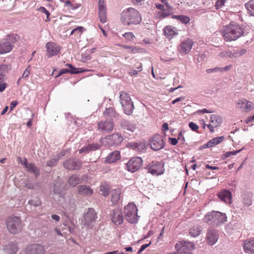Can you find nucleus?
Listing matches in <instances>:
<instances>
[{
	"label": "nucleus",
	"instance_id": "nucleus-1",
	"mask_svg": "<svg viewBox=\"0 0 254 254\" xmlns=\"http://www.w3.org/2000/svg\"><path fill=\"white\" fill-rule=\"evenodd\" d=\"M120 20L124 26H131L139 24L142 21V17L137 9L129 7L121 13Z\"/></svg>",
	"mask_w": 254,
	"mask_h": 254
},
{
	"label": "nucleus",
	"instance_id": "nucleus-2",
	"mask_svg": "<svg viewBox=\"0 0 254 254\" xmlns=\"http://www.w3.org/2000/svg\"><path fill=\"white\" fill-rule=\"evenodd\" d=\"M116 113L113 108H107L103 113L105 120H102L97 124L98 130L103 133H111L114 127L112 118L115 117Z\"/></svg>",
	"mask_w": 254,
	"mask_h": 254
},
{
	"label": "nucleus",
	"instance_id": "nucleus-3",
	"mask_svg": "<svg viewBox=\"0 0 254 254\" xmlns=\"http://www.w3.org/2000/svg\"><path fill=\"white\" fill-rule=\"evenodd\" d=\"M223 38L226 42L235 41L244 33L243 29L238 24H230L222 30Z\"/></svg>",
	"mask_w": 254,
	"mask_h": 254
},
{
	"label": "nucleus",
	"instance_id": "nucleus-4",
	"mask_svg": "<svg viewBox=\"0 0 254 254\" xmlns=\"http://www.w3.org/2000/svg\"><path fill=\"white\" fill-rule=\"evenodd\" d=\"M227 218L225 213L217 211H211L204 216L203 221L210 225L217 227L225 222Z\"/></svg>",
	"mask_w": 254,
	"mask_h": 254
},
{
	"label": "nucleus",
	"instance_id": "nucleus-5",
	"mask_svg": "<svg viewBox=\"0 0 254 254\" xmlns=\"http://www.w3.org/2000/svg\"><path fill=\"white\" fill-rule=\"evenodd\" d=\"M19 37L16 34H9L0 41V54L10 52Z\"/></svg>",
	"mask_w": 254,
	"mask_h": 254
},
{
	"label": "nucleus",
	"instance_id": "nucleus-6",
	"mask_svg": "<svg viewBox=\"0 0 254 254\" xmlns=\"http://www.w3.org/2000/svg\"><path fill=\"white\" fill-rule=\"evenodd\" d=\"M5 224L7 230L12 234H18L23 228L21 219L16 216H11L7 218Z\"/></svg>",
	"mask_w": 254,
	"mask_h": 254
},
{
	"label": "nucleus",
	"instance_id": "nucleus-7",
	"mask_svg": "<svg viewBox=\"0 0 254 254\" xmlns=\"http://www.w3.org/2000/svg\"><path fill=\"white\" fill-rule=\"evenodd\" d=\"M124 214L126 220L130 223H136L138 221L137 209L133 203H129L124 207Z\"/></svg>",
	"mask_w": 254,
	"mask_h": 254
},
{
	"label": "nucleus",
	"instance_id": "nucleus-8",
	"mask_svg": "<svg viewBox=\"0 0 254 254\" xmlns=\"http://www.w3.org/2000/svg\"><path fill=\"white\" fill-rule=\"evenodd\" d=\"M120 101L124 108L125 113L127 115H130L134 109V105L129 95L126 92H121Z\"/></svg>",
	"mask_w": 254,
	"mask_h": 254
},
{
	"label": "nucleus",
	"instance_id": "nucleus-9",
	"mask_svg": "<svg viewBox=\"0 0 254 254\" xmlns=\"http://www.w3.org/2000/svg\"><path fill=\"white\" fill-rule=\"evenodd\" d=\"M177 254H193L192 251L195 249V245L191 242L180 241L175 245Z\"/></svg>",
	"mask_w": 254,
	"mask_h": 254
},
{
	"label": "nucleus",
	"instance_id": "nucleus-10",
	"mask_svg": "<svg viewBox=\"0 0 254 254\" xmlns=\"http://www.w3.org/2000/svg\"><path fill=\"white\" fill-rule=\"evenodd\" d=\"M164 163L163 162L153 161L147 166L148 173L152 175H160L164 173Z\"/></svg>",
	"mask_w": 254,
	"mask_h": 254
},
{
	"label": "nucleus",
	"instance_id": "nucleus-11",
	"mask_svg": "<svg viewBox=\"0 0 254 254\" xmlns=\"http://www.w3.org/2000/svg\"><path fill=\"white\" fill-rule=\"evenodd\" d=\"M150 146L152 149L158 151L164 148L165 142L163 137L159 134H155L149 141Z\"/></svg>",
	"mask_w": 254,
	"mask_h": 254
},
{
	"label": "nucleus",
	"instance_id": "nucleus-12",
	"mask_svg": "<svg viewBox=\"0 0 254 254\" xmlns=\"http://www.w3.org/2000/svg\"><path fill=\"white\" fill-rule=\"evenodd\" d=\"M124 218L122 211L119 209H114L111 212L110 218L111 221L116 226L123 224L124 221Z\"/></svg>",
	"mask_w": 254,
	"mask_h": 254
},
{
	"label": "nucleus",
	"instance_id": "nucleus-13",
	"mask_svg": "<svg viewBox=\"0 0 254 254\" xmlns=\"http://www.w3.org/2000/svg\"><path fill=\"white\" fill-rule=\"evenodd\" d=\"M143 161L140 157H135L130 159L127 164L128 171L134 172L137 171L142 165Z\"/></svg>",
	"mask_w": 254,
	"mask_h": 254
},
{
	"label": "nucleus",
	"instance_id": "nucleus-14",
	"mask_svg": "<svg viewBox=\"0 0 254 254\" xmlns=\"http://www.w3.org/2000/svg\"><path fill=\"white\" fill-rule=\"evenodd\" d=\"M63 166L69 170H79L82 166V162L77 158H69L63 162Z\"/></svg>",
	"mask_w": 254,
	"mask_h": 254
},
{
	"label": "nucleus",
	"instance_id": "nucleus-15",
	"mask_svg": "<svg viewBox=\"0 0 254 254\" xmlns=\"http://www.w3.org/2000/svg\"><path fill=\"white\" fill-rule=\"evenodd\" d=\"M97 218V215L93 208H89L84 215V221L85 224L88 227H93V223L95 222Z\"/></svg>",
	"mask_w": 254,
	"mask_h": 254
},
{
	"label": "nucleus",
	"instance_id": "nucleus-16",
	"mask_svg": "<svg viewBox=\"0 0 254 254\" xmlns=\"http://www.w3.org/2000/svg\"><path fill=\"white\" fill-rule=\"evenodd\" d=\"M45 252L44 246L40 244L29 245L25 249V254H44Z\"/></svg>",
	"mask_w": 254,
	"mask_h": 254
},
{
	"label": "nucleus",
	"instance_id": "nucleus-17",
	"mask_svg": "<svg viewBox=\"0 0 254 254\" xmlns=\"http://www.w3.org/2000/svg\"><path fill=\"white\" fill-rule=\"evenodd\" d=\"M253 103L245 98L239 99L236 101V107L242 111L248 112L253 108Z\"/></svg>",
	"mask_w": 254,
	"mask_h": 254
},
{
	"label": "nucleus",
	"instance_id": "nucleus-18",
	"mask_svg": "<svg viewBox=\"0 0 254 254\" xmlns=\"http://www.w3.org/2000/svg\"><path fill=\"white\" fill-rule=\"evenodd\" d=\"M193 41L188 38L184 40L180 44L179 50L182 55H186L189 53L192 48Z\"/></svg>",
	"mask_w": 254,
	"mask_h": 254
},
{
	"label": "nucleus",
	"instance_id": "nucleus-19",
	"mask_svg": "<svg viewBox=\"0 0 254 254\" xmlns=\"http://www.w3.org/2000/svg\"><path fill=\"white\" fill-rule=\"evenodd\" d=\"M219 238V234L216 230L210 228L208 229L206 240L207 244L212 246L214 245L218 241Z\"/></svg>",
	"mask_w": 254,
	"mask_h": 254
},
{
	"label": "nucleus",
	"instance_id": "nucleus-20",
	"mask_svg": "<svg viewBox=\"0 0 254 254\" xmlns=\"http://www.w3.org/2000/svg\"><path fill=\"white\" fill-rule=\"evenodd\" d=\"M46 48L48 58L59 54L61 50V47L59 46L52 42L47 43Z\"/></svg>",
	"mask_w": 254,
	"mask_h": 254
},
{
	"label": "nucleus",
	"instance_id": "nucleus-21",
	"mask_svg": "<svg viewBox=\"0 0 254 254\" xmlns=\"http://www.w3.org/2000/svg\"><path fill=\"white\" fill-rule=\"evenodd\" d=\"M98 15L102 23L107 22L106 7L104 0H98Z\"/></svg>",
	"mask_w": 254,
	"mask_h": 254
},
{
	"label": "nucleus",
	"instance_id": "nucleus-22",
	"mask_svg": "<svg viewBox=\"0 0 254 254\" xmlns=\"http://www.w3.org/2000/svg\"><path fill=\"white\" fill-rule=\"evenodd\" d=\"M127 146L139 152H143L146 149L145 143L141 142H129L127 144Z\"/></svg>",
	"mask_w": 254,
	"mask_h": 254
},
{
	"label": "nucleus",
	"instance_id": "nucleus-23",
	"mask_svg": "<svg viewBox=\"0 0 254 254\" xmlns=\"http://www.w3.org/2000/svg\"><path fill=\"white\" fill-rule=\"evenodd\" d=\"M109 142L112 145H119L123 141V137L119 133H114L108 137Z\"/></svg>",
	"mask_w": 254,
	"mask_h": 254
},
{
	"label": "nucleus",
	"instance_id": "nucleus-24",
	"mask_svg": "<svg viewBox=\"0 0 254 254\" xmlns=\"http://www.w3.org/2000/svg\"><path fill=\"white\" fill-rule=\"evenodd\" d=\"M243 249L246 253H254V238L245 240L243 243Z\"/></svg>",
	"mask_w": 254,
	"mask_h": 254
},
{
	"label": "nucleus",
	"instance_id": "nucleus-25",
	"mask_svg": "<svg viewBox=\"0 0 254 254\" xmlns=\"http://www.w3.org/2000/svg\"><path fill=\"white\" fill-rule=\"evenodd\" d=\"M122 190L120 189H116L113 190L111 192V201L113 205H115L118 204L121 199V195Z\"/></svg>",
	"mask_w": 254,
	"mask_h": 254
},
{
	"label": "nucleus",
	"instance_id": "nucleus-26",
	"mask_svg": "<svg viewBox=\"0 0 254 254\" xmlns=\"http://www.w3.org/2000/svg\"><path fill=\"white\" fill-rule=\"evenodd\" d=\"M218 197L226 203H230L232 198L231 193L229 190H224L218 193Z\"/></svg>",
	"mask_w": 254,
	"mask_h": 254
},
{
	"label": "nucleus",
	"instance_id": "nucleus-27",
	"mask_svg": "<svg viewBox=\"0 0 254 254\" xmlns=\"http://www.w3.org/2000/svg\"><path fill=\"white\" fill-rule=\"evenodd\" d=\"M78 193L82 196H90L93 193V190L88 186L80 185L77 187Z\"/></svg>",
	"mask_w": 254,
	"mask_h": 254
},
{
	"label": "nucleus",
	"instance_id": "nucleus-28",
	"mask_svg": "<svg viewBox=\"0 0 254 254\" xmlns=\"http://www.w3.org/2000/svg\"><path fill=\"white\" fill-rule=\"evenodd\" d=\"M121 158L120 153L118 151H114L110 153L105 158V161L108 163L116 162Z\"/></svg>",
	"mask_w": 254,
	"mask_h": 254
},
{
	"label": "nucleus",
	"instance_id": "nucleus-29",
	"mask_svg": "<svg viewBox=\"0 0 254 254\" xmlns=\"http://www.w3.org/2000/svg\"><path fill=\"white\" fill-rule=\"evenodd\" d=\"M121 127L124 129L133 132L135 129V125L129 121L122 120L120 123Z\"/></svg>",
	"mask_w": 254,
	"mask_h": 254
},
{
	"label": "nucleus",
	"instance_id": "nucleus-30",
	"mask_svg": "<svg viewBox=\"0 0 254 254\" xmlns=\"http://www.w3.org/2000/svg\"><path fill=\"white\" fill-rule=\"evenodd\" d=\"M164 33L165 35L168 38H172L174 36L178 35L177 30L176 28L171 26H167L164 28Z\"/></svg>",
	"mask_w": 254,
	"mask_h": 254
},
{
	"label": "nucleus",
	"instance_id": "nucleus-31",
	"mask_svg": "<svg viewBox=\"0 0 254 254\" xmlns=\"http://www.w3.org/2000/svg\"><path fill=\"white\" fill-rule=\"evenodd\" d=\"M3 249L7 254H16L18 250L17 244L16 243L10 242L5 245Z\"/></svg>",
	"mask_w": 254,
	"mask_h": 254
},
{
	"label": "nucleus",
	"instance_id": "nucleus-32",
	"mask_svg": "<svg viewBox=\"0 0 254 254\" xmlns=\"http://www.w3.org/2000/svg\"><path fill=\"white\" fill-rule=\"evenodd\" d=\"M253 194L250 192L245 193L242 195V202L246 206H249L252 204Z\"/></svg>",
	"mask_w": 254,
	"mask_h": 254
},
{
	"label": "nucleus",
	"instance_id": "nucleus-33",
	"mask_svg": "<svg viewBox=\"0 0 254 254\" xmlns=\"http://www.w3.org/2000/svg\"><path fill=\"white\" fill-rule=\"evenodd\" d=\"M68 182L71 186L74 187L77 185L82 182V179L80 176L77 175H73L68 178Z\"/></svg>",
	"mask_w": 254,
	"mask_h": 254
},
{
	"label": "nucleus",
	"instance_id": "nucleus-34",
	"mask_svg": "<svg viewBox=\"0 0 254 254\" xmlns=\"http://www.w3.org/2000/svg\"><path fill=\"white\" fill-rule=\"evenodd\" d=\"M202 231V227L199 225L192 227L190 229V234L193 237H196L199 236Z\"/></svg>",
	"mask_w": 254,
	"mask_h": 254
},
{
	"label": "nucleus",
	"instance_id": "nucleus-35",
	"mask_svg": "<svg viewBox=\"0 0 254 254\" xmlns=\"http://www.w3.org/2000/svg\"><path fill=\"white\" fill-rule=\"evenodd\" d=\"M26 168L29 172L34 174L36 177H37L40 174L39 169L32 163H28Z\"/></svg>",
	"mask_w": 254,
	"mask_h": 254
},
{
	"label": "nucleus",
	"instance_id": "nucleus-36",
	"mask_svg": "<svg viewBox=\"0 0 254 254\" xmlns=\"http://www.w3.org/2000/svg\"><path fill=\"white\" fill-rule=\"evenodd\" d=\"M210 122L212 125L216 127L221 125L222 119L217 115H212L210 117Z\"/></svg>",
	"mask_w": 254,
	"mask_h": 254
},
{
	"label": "nucleus",
	"instance_id": "nucleus-37",
	"mask_svg": "<svg viewBox=\"0 0 254 254\" xmlns=\"http://www.w3.org/2000/svg\"><path fill=\"white\" fill-rule=\"evenodd\" d=\"M224 139V136H223L214 137L208 142L207 145L213 147L222 142Z\"/></svg>",
	"mask_w": 254,
	"mask_h": 254
},
{
	"label": "nucleus",
	"instance_id": "nucleus-38",
	"mask_svg": "<svg viewBox=\"0 0 254 254\" xmlns=\"http://www.w3.org/2000/svg\"><path fill=\"white\" fill-rule=\"evenodd\" d=\"M245 6L248 10V13L254 16V0H250L245 3Z\"/></svg>",
	"mask_w": 254,
	"mask_h": 254
},
{
	"label": "nucleus",
	"instance_id": "nucleus-39",
	"mask_svg": "<svg viewBox=\"0 0 254 254\" xmlns=\"http://www.w3.org/2000/svg\"><path fill=\"white\" fill-rule=\"evenodd\" d=\"M11 69V66L9 64H1L0 65V74L5 77V74Z\"/></svg>",
	"mask_w": 254,
	"mask_h": 254
},
{
	"label": "nucleus",
	"instance_id": "nucleus-40",
	"mask_svg": "<svg viewBox=\"0 0 254 254\" xmlns=\"http://www.w3.org/2000/svg\"><path fill=\"white\" fill-rule=\"evenodd\" d=\"M85 70H69V69L66 68H63L62 69L59 74L56 76V77H57L59 76H60L62 75L63 74L69 72L70 74H77L79 73H81L83 71H84Z\"/></svg>",
	"mask_w": 254,
	"mask_h": 254
},
{
	"label": "nucleus",
	"instance_id": "nucleus-41",
	"mask_svg": "<svg viewBox=\"0 0 254 254\" xmlns=\"http://www.w3.org/2000/svg\"><path fill=\"white\" fill-rule=\"evenodd\" d=\"M173 18H176L178 19L179 21H180L182 23L184 24H188L190 21V18L189 17L180 15H174L173 16Z\"/></svg>",
	"mask_w": 254,
	"mask_h": 254
},
{
	"label": "nucleus",
	"instance_id": "nucleus-42",
	"mask_svg": "<svg viewBox=\"0 0 254 254\" xmlns=\"http://www.w3.org/2000/svg\"><path fill=\"white\" fill-rule=\"evenodd\" d=\"M60 159V156L59 155L53 157L51 158V159L50 160L47 161V165L49 167H53L57 164Z\"/></svg>",
	"mask_w": 254,
	"mask_h": 254
},
{
	"label": "nucleus",
	"instance_id": "nucleus-43",
	"mask_svg": "<svg viewBox=\"0 0 254 254\" xmlns=\"http://www.w3.org/2000/svg\"><path fill=\"white\" fill-rule=\"evenodd\" d=\"M109 187L106 184H102L100 187V190L104 196H107L109 194Z\"/></svg>",
	"mask_w": 254,
	"mask_h": 254
},
{
	"label": "nucleus",
	"instance_id": "nucleus-44",
	"mask_svg": "<svg viewBox=\"0 0 254 254\" xmlns=\"http://www.w3.org/2000/svg\"><path fill=\"white\" fill-rule=\"evenodd\" d=\"M247 52V50L245 49L241 50H237L232 52L233 58H238L242 55L245 54Z\"/></svg>",
	"mask_w": 254,
	"mask_h": 254
},
{
	"label": "nucleus",
	"instance_id": "nucleus-45",
	"mask_svg": "<svg viewBox=\"0 0 254 254\" xmlns=\"http://www.w3.org/2000/svg\"><path fill=\"white\" fill-rule=\"evenodd\" d=\"M28 204H29L30 205L37 207L40 206L41 204V201L39 198L36 197L34 199L29 200Z\"/></svg>",
	"mask_w": 254,
	"mask_h": 254
},
{
	"label": "nucleus",
	"instance_id": "nucleus-46",
	"mask_svg": "<svg viewBox=\"0 0 254 254\" xmlns=\"http://www.w3.org/2000/svg\"><path fill=\"white\" fill-rule=\"evenodd\" d=\"M242 149H241L237 150L236 151L227 152L226 153H225V154H224L223 155L222 157L223 159H226L228 157H230L232 155H235L237 154H238V153L240 152Z\"/></svg>",
	"mask_w": 254,
	"mask_h": 254
},
{
	"label": "nucleus",
	"instance_id": "nucleus-47",
	"mask_svg": "<svg viewBox=\"0 0 254 254\" xmlns=\"http://www.w3.org/2000/svg\"><path fill=\"white\" fill-rule=\"evenodd\" d=\"M38 10L44 13L46 15L47 19L45 20L46 22H49L50 21V19L49 16L50 15V12L46 9L45 7L43 6H41L39 8Z\"/></svg>",
	"mask_w": 254,
	"mask_h": 254
},
{
	"label": "nucleus",
	"instance_id": "nucleus-48",
	"mask_svg": "<svg viewBox=\"0 0 254 254\" xmlns=\"http://www.w3.org/2000/svg\"><path fill=\"white\" fill-rule=\"evenodd\" d=\"M87 145L90 151L96 150L100 147V144L97 143H90Z\"/></svg>",
	"mask_w": 254,
	"mask_h": 254
},
{
	"label": "nucleus",
	"instance_id": "nucleus-49",
	"mask_svg": "<svg viewBox=\"0 0 254 254\" xmlns=\"http://www.w3.org/2000/svg\"><path fill=\"white\" fill-rule=\"evenodd\" d=\"M219 56L220 57L233 58L232 52H231V51L222 52L219 54Z\"/></svg>",
	"mask_w": 254,
	"mask_h": 254
},
{
	"label": "nucleus",
	"instance_id": "nucleus-50",
	"mask_svg": "<svg viewBox=\"0 0 254 254\" xmlns=\"http://www.w3.org/2000/svg\"><path fill=\"white\" fill-rule=\"evenodd\" d=\"M226 1V0H217L215 5L216 9L221 8L224 5Z\"/></svg>",
	"mask_w": 254,
	"mask_h": 254
},
{
	"label": "nucleus",
	"instance_id": "nucleus-51",
	"mask_svg": "<svg viewBox=\"0 0 254 254\" xmlns=\"http://www.w3.org/2000/svg\"><path fill=\"white\" fill-rule=\"evenodd\" d=\"M38 184H33L30 181H28L25 184L24 186L29 189H34L36 186H38Z\"/></svg>",
	"mask_w": 254,
	"mask_h": 254
},
{
	"label": "nucleus",
	"instance_id": "nucleus-52",
	"mask_svg": "<svg viewBox=\"0 0 254 254\" xmlns=\"http://www.w3.org/2000/svg\"><path fill=\"white\" fill-rule=\"evenodd\" d=\"M83 27L78 26L77 27L75 28L71 31L70 35L73 34L74 33H77V34H80L83 32Z\"/></svg>",
	"mask_w": 254,
	"mask_h": 254
},
{
	"label": "nucleus",
	"instance_id": "nucleus-53",
	"mask_svg": "<svg viewBox=\"0 0 254 254\" xmlns=\"http://www.w3.org/2000/svg\"><path fill=\"white\" fill-rule=\"evenodd\" d=\"M189 127L193 131H196L198 129V126L193 122H190Z\"/></svg>",
	"mask_w": 254,
	"mask_h": 254
},
{
	"label": "nucleus",
	"instance_id": "nucleus-54",
	"mask_svg": "<svg viewBox=\"0 0 254 254\" xmlns=\"http://www.w3.org/2000/svg\"><path fill=\"white\" fill-rule=\"evenodd\" d=\"M124 36L125 38H126L128 40H130L134 37V36L132 32L126 33L124 35Z\"/></svg>",
	"mask_w": 254,
	"mask_h": 254
},
{
	"label": "nucleus",
	"instance_id": "nucleus-55",
	"mask_svg": "<svg viewBox=\"0 0 254 254\" xmlns=\"http://www.w3.org/2000/svg\"><path fill=\"white\" fill-rule=\"evenodd\" d=\"M221 69L220 67H215V68H209L206 70V72L208 73L214 72H220Z\"/></svg>",
	"mask_w": 254,
	"mask_h": 254
},
{
	"label": "nucleus",
	"instance_id": "nucleus-56",
	"mask_svg": "<svg viewBox=\"0 0 254 254\" xmlns=\"http://www.w3.org/2000/svg\"><path fill=\"white\" fill-rule=\"evenodd\" d=\"M213 112V111L212 110H207L206 109H203L202 110H199L197 111H196V113H212Z\"/></svg>",
	"mask_w": 254,
	"mask_h": 254
},
{
	"label": "nucleus",
	"instance_id": "nucleus-57",
	"mask_svg": "<svg viewBox=\"0 0 254 254\" xmlns=\"http://www.w3.org/2000/svg\"><path fill=\"white\" fill-rule=\"evenodd\" d=\"M90 151L88 148V145L86 146H84L82 148H81L79 150V153H88Z\"/></svg>",
	"mask_w": 254,
	"mask_h": 254
},
{
	"label": "nucleus",
	"instance_id": "nucleus-58",
	"mask_svg": "<svg viewBox=\"0 0 254 254\" xmlns=\"http://www.w3.org/2000/svg\"><path fill=\"white\" fill-rule=\"evenodd\" d=\"M66 65L69 68V70H80V69L84 70L82 68H75L70 64H67Z\"/></svg>",
	"mask_w": 254,
	"mask_h": 254
},
{
	"label": "nucleus",
	"instance_id": "nucleus-59",
	"mask_svg": "<svg viewBox=\"0 0 254 254\" xmlns=\"http://www.w3.org/2000/svg\"><path fill=\"white\" fill-rule=\"evenodd\" d=\"M18 160L21 163V165H24L25 167L27 168V165H28V163H27V159L24 158L23 160H22V158L20 157H19Z\"/></svg>",
	"mask_w": 254,
	"mask_h": 254
},
{
	"label": "nucleus",
	"instance_id": "nucleus-60",
	"mask_svg": "<svg viewBox=\"0 0 254 254\" xmlns=\"http://www.w3.org/2000/svg\"><path fill=\"white\" fill-rule=\"evenodd\" d=\"M179 140L178 139H177L176 138H172V137H169V140L170 142V143L173 145H175L177 144Z\"/></svg>",
	"mask_w": 254,
	"mask_h": 254
},
{
	"label": "nucleus",
	"instance_id": "nucleus-61",
	"mask_svg": "<svg viewBox=\"0 0 254 254\" xmlns=\"http://www.w3.org/2000/svg\"><path fill=\"white\" fill-rule=\"evenodd\" d=\"M232 67V65L231 64H230L226 65L224 67H220V68L221 69V70H220V72L228 71Z\"/></svg>",
	"mask_w": 254,
	"mask_h": 254
},
{
	"label": "nucleus",
	"instance_id": "nucleus-62",
	"mask_svg": "<svg viewBox=\"0 0 254 254\" xmlns=\"http://www.w3.org/2000/svg\"><path fill=\"white\" fill-rule=\"evenodd\" d=\"M30 74V70L27 68L24 72H23L21 77L22 78H26V77H28Z\"/></svg>",
	"mask_w": 254,
	"mask_h": 254
},
{
	"label": "nucleus",
	"instance_id": "nucleus-63",
	"mask_svg": "<svg viewBox=\"0 0 254 254\" xmlns=\"http://www.w3.org/2000/svg\"><path fill=\"white\" fill-rule=\"evenodd\" d=\"M7 83L5 82H2L0 83V92H1L4 90L7 87Z\"/></svg>",
	"mask_w": 254,
	"mask_h": 254
},
{
	"label": "nucleus",
	"instance_id": "nucleus-64",
	"mask_svg": "<svg viewBox=\"0 0 254 254\" xmlns=\"http://www.w3.org/2000/svg\"><path fill=\"white\" fill-rule=\"evenodd\" d=\"M254 120V115L253 116H251L248 117V118L246 120V123L247 124H249L250 123L252 122Z\"/></svg>",
	"mask_w": 254,
	"mask_h": 254
}]
</instances>
